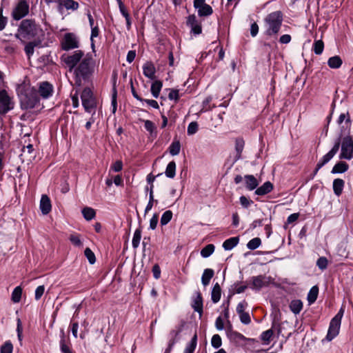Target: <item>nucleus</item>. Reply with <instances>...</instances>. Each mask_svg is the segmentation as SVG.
I'll return each instance as SVG.
<instances>
[{"label": "nucleus", "instance_id": "nucleus-63", "mask_svg": "<svg viewBox=\"0 0 353 353\" xmlns=\"http://www.w3.org/2000/svg\"><path fill=\"white\" fill-rule=\"evenodd\" d=\"M135 57H136V52L134 50H130L127 54V57H126L127 61L129 63H132L134 60Z\"/></svg>", "mask_w": 353, "mask_h": 353}, {"label": "nucleus", "instance_id": "nucleus-49", "mask_svg": "<svg viewBox=\"0 0 353 353\" xmlns=\"http://www.w3.org/2000/svg\"><path fill=\"white\" fill-rule=\"evenodd\" d=\"M327 264H328V261L324 256L320 257L316 261V265L321 270H325L327 267Z\"/></svg>", "mask_w": 353, "mask_h": 353}, {"label": "nucleus", "instance_id": "nucleus-53", "mask_svg": "<svg viewBox=\"0 0 353 353\" xmlns=\"http://www.w3.org/2000/svg\"><path fill=\"white\" fill-rule=\"evenodd\" d=\"M239 201L241 205L245 208H249L253 203V201L252 200L248 199L245 196H240Z\"/></svg>", "mask_w": 353, "mask_h": 353}, {"label": "nucleus", "instance_id": "nucleus-2", "mask_svg": "<svg viewBox=\"0 0 353 353\" xmlns=\"http://www.w3.org/2000/svg\"><path fill=\"white\" fill-rule=\"evenodd\" d=\"M18 93L22 109H32L39 103L37 91L34 88H26V85H20L18 88Z\"/></svg>", "mask_w": 353, "mask_h": 353}, {"label": "nucleus", "instance_id": "nucleus-59", "mask_svg": "<svg viewBox=\"0 0 353 353\" xmlns=\"http://www.w3.org/2000/svg\"><path fill=\"white\" fill-rule=\"evenodd\" d=\"M247 305L248 304L245 301L239 303L236 306V312L239 314L245 312L244 310H245V308L247 306Z\"/></svg>", "mask_w": 353, "mask_h": 353}, {"label": "nucleus", "instance_id": "nucleus-52", "mask_svg": "<svg viewBox=\"0 0 353 353\" xmlns=\"http://www.w3.org/2000/svg\"><path fill=\"white\" fill-rule=\"evenodd\" d=\"M69 239L74 246L81 247L82 245V243L79 235L71 234Z\"/></svg>", "mask_w": 353, "mask_h": 353}, {"label": "nucleus", "instance_id": "nucleus-30", "mask_svg": "<svg viewBox=\"0 0 353 353\" xmlns=\"http://www.w3.org/2000/svg\"><path fill=\"white\" fill-rule=\"evenodd\" d=\"M290 308L294 314H299L303 309V303L299 299L293 300L290 303Z\"/></svg>", "mask_w": 353, "mask_h": 353}, {"label": "nucleus", "instance_id": "nucleus-50", "mask_svg": "<svg viewBox=\"0 0 353 353\" xmlns=\"http://www.w3.org/2000/svg\"><path fill=\"white\" fill-rule=\"evenodd\" d=\"M345 119H346L345 124L347 125V128L350 127L351 125V121H350V118L348 112H347V114H345V113L341 114L338 119L337 122L339 124H341Z\"/></svg>", "mask_w": 353, "mask_h": 353}, {"label": "nucleus", "instance_id": "nucleus-27", "mask_svg": "<svg viewBox=\"0 0 353 353\" xmlns=\"http://www.w3.org/2000/svg\"><path fill=\"white\" fill-rule=\"evenodd\" d=\"M343 63V61L339 56H334L329 58L327 64L332 69L339 68Z\"/></svg>", "mask_w": 353, "mask_h": 353}, {"label": "nucleus", "instance_id": "nucleus-34", "mask_svg": "<svg viewBox=\"0 0 353 353\" xmlns=\"http://www.w3.org/2000/svg\"><path fill=\"white\" fill-rule=\"evenodd\" d=\"M197 344L196 334L194 335L190 342L187 345L183 353H194Z\"/></svg>", "mask_w": 353, "mask_h": 353}, {"label": "nucleus", "instance_id": "nucleus-5", "mask_svg": "<svg viewBox=\"0 0 353 353\" xmlns=\"http://www.w3.org/2000/svg\"><path fill=\"white\" fill-rule=\"evenodd\" d=\"M340 140L341 144V150L339 154L340 159L350 160L353 158V137L348 134L341 139H338L336 142Z\"/></svg>", "mask_w": 353, "mask_h": 353}, {"label": "nucleus", "instance_id": "nucleus-21", "mask_svg": "<svg viewBox=\"0 0 353 353\" xmlns=\"http://www.w3.org/2000/svg\"><path fill=\"white\" fill-rule=\"evenodd\" d=\"M345 185V181L341 179H336L333 181V191L334 194L339 196L343 192Z\"/></svg>", "mask_w": 353, "mask_h": 353}, {"label": "nucleus", "instance_id": "nucleus-58", "mask_svg": "<svg viewBox=\"0 0 353 353\" xmlns=\"http://www.w3.org/2000/svg\"><path fill=\"white\" fill-rule=\"evenodd\" d=\"M34 45L33 44V43H28L26 46H25V52L26 53V54L30 57L31 55L33 54L34 53Z\"/></svg>", "mask_w": 353, "mask_h": 353}, {"label": "nucleus", "instance_id": "nucleus-36", "mask_svg": "<svg viewBox=\"0 0 353 353\" xmlns=\"http://www.w3.org/2000/svg\"><path fill=\"white\" fill-rule=\"evenodd\" d=\"M319 288L317 286H313L307 294V301L310 304L313 303L317 299Z\"/></svg>", "mask_w": 353, "mask_h": 353}, {"label": "nucleus", "instance_id": "nucleus-18", "mask_svg": "<svg viewBox=\"0 0 353 353\" xmlns=\"http://www.w3.org/2000/svg\"><path fill=\"white\" fill-rule=\"evenodd\" d=\"M245 188L248 190H253L256 188L259 185L257 179L254 177V176L251 174H247L244 176Z\"/></svg>", "mask_w": 353, "mask_h": 353}, {"label": "nucleus", "instance_id": "nucleus-6", "mask_svg": "<svg viewBox=\"0 0 353 353\" xmlns=\"http://www.w3.org/2000/svg\"><path fill=\"white\" fill-rule=\"evenodd\" d=\"M343 314L344 308L341 307L338 313L332 319L326 336V339L327 341H332L339 334Z\"/></svg>", "mask_w": 353, "mask_h": 353}, {"label": "nucleus", "instance_id": "nucleus-3", "mask_svg": "<svg viewBox=\"0 0 353 353\" xmlns=\"http://www.w3.org/2000/svg\"><path fill=\"white\" fill-rule=\"evenodd\" d=\"M39 31V27L32 19L23 20L18 28L16 37L19 39H30L36 37Z\"/></svg>", "mask_w": 353, "mask_h": 353}, {"label": "nucleus", "instance_id": "nucleus-42", "mask_svg": "<svg viewBox=\"0 0 353 353\" xmlns=\"http://www.w3.org/2000/svg\"><path fill=\"white\" fill-rule=\"evenodd\" d=\"M22 289L21 287H16L12 293V300L14 303H19L21 300Z\"/></svg>", "mask_w": 353, "mask_h": 353}, {"label": "nucleus", "instance_id": "nucleus-61", "mask_svg": "<svg viewBox=\"0 0 353 353\" xmlns=\"http://www.w3.org/2000/svg\"><path fill=\"white\" fill-rule=\"evenodd\" d=\"M153 276L156 279H158L161 276V269L159 266L156 264L152 268Z\"/></svg>", "mask_w": 353, "mask_h": 353}, {"label": "nucleus", "instance_id": "nucleus-19", "mask_svg": "<svg viewBox=\"0 0 353 353\" xmlns=\"http://www.w3.org/2000/svg\"><path fill=\"white\" fill-rule=\"evenodd\" d=\"M273 184L271 182L266 181L261 186L256 189L255 194L259 196L267 194L273 190Z\"/></svg>", "mask_w": 353, "mask_h": 353}, {"label": "nucleus", "instance_id": "nucleus-35", "mask_svg": "<svg viewBox=\"0 0 353 353\" xmlns=\"http://www.w3.org/2000/svg\"><path fill=\"white\" fill-rule=\"evenodd\" d=\"M82 214L85 219L90 221L95 217L96 212L94 210L90 207H85L82 210Z\"/></svg>", "mask_w": 353, "mask_h": 353}, {"label": "nucleus", "instance_id": "nucleus-64", "mask_svg": "<svg viewBox=\"0 0 353 353\" xmlns=\"http://www.w3.org/2000/svg\"><path fill=\"white\" fill-rule=\"evenodd\" d=\"M259 32V26L256 23H253L250 28V34L252 37H255Z\"/></svg>", "mask_w": 353, "mask_h": 353}, {"label": "nucleus", "instance_id": "nucleus-1", "mask_svg": "<svg viewBox=\"0 0 353 353\" xmlns=\"http://www.w3.org/2000/svg\"><path fill=\"white\" fill-rule=\"evenodd\" d=\"M62 59L70 71L74 70L75 83L80 86L83 81H89L95 70L96 61L92 54L81 50H75L70 54L62 56Z\"/></svg>", "mask_w": 353, "mask_h": 353}, {"label": "nucleus", "instance_id": "nucleus-41", "mask_svg": "<svg viewBox=\"0 0 353 353\" xmlns=\"http://www.w3.org/2000/svg\"><path fill=\"white\" fill-rule=\"evenodd\" d=\"M141 239V230L137 229L134 233L132 244L134 248H137L139 245L140 241Z\"/></svg>", "mask_w": 353, "mask_h": 353}, {"label": "nucleus", "instance_id": "nucleus-4", "mask_svg": "<svg viewBox=\"0 0 353 353\" xmlns=\"http://www.w3.org/2000/svg\"><path fill=\"white\" fill-rule=\"evenodd\" d=\"M265 33L271 36L276 34L281 27L283 14L281 11H275L270 13L264 19Z\"/></svg>", "mask_w": 353, "mask_h": 353}, {"label": "nucleus", "instance_id": "nucleus-20", "mask_svg": "<svg viewBox=\"0 0 353 353\" xmlns=\"http://www.w3.org/2000/svg\"><path fill=\"white\" fill-rule=\"evenodd\" d=\"M226 332H227L228 337L231 340L240 341H244L246 339L245 337L241 333H239L236 331H233L232 330L231 325H230V326L227 328Z\"/></svg>", "mask_w": 353, "mask_h": 353}, {"label": "nucleus", "instance_id": "nucleus-62", "mask_svg": "<svg viewBox=\"0 0 353 353\" xmlns=\"http://www.w3.org/2000/svg\"><path fill=\"white\" fill-rule=\"evenodd\" d=\"M197 20L195 15H190L187 20V24L190 26V27L194 26V24H197Z\"/></svg>", "mask_w": 353, "mask_h": 353}, {"label": "nucleus", "instance_id": "nucleus-8", "mask_svg": "<svg viewBox=\"0 0 353 353\" xmlns=\"http://www.w3.org/2000/svg\"><path fill=\"white\" fill-rule=\"evenodd\" d=\"M29 3L26 0H20L12 8L11 16L13 19L19 21L29 13Z\"/></svg>", "mask_w": 353, "mask_h": 353}, {"label": "nucleus", "instance_id": "nucleus-40", "mask_svg": "<svg viewBox=\"0 0 353 353\" xmlns=\"http://www.w3.org/2000/svg\"><path fill=\"white\" fill-rule=\"evenodd\" d=\"M214 245L213 244H208L205 246L201 251V255L203 258L210 256L214 251Z\"/></svg>", "mask_w": 353, "mask_h": 353}, {"label": "nucleus", "instance_id": "nucleus-16", "mask_svg": "<svg viewBox=\"0 0 353 353\" xmlns=\"http://www.w3.org/2000/svg\"><path fill=\"white\" fill-rule=\"evenodd\" d=\"M192 307L194 308L195 312H197L200 316L202 315L203 313V299L201 294L199 292H196V295L194 297Z\"/></svg>", "mask_w": 353, "mask_h": 353}, {"label": "nucleus", "instance_id": "nucleus-32", "mask_svg": "<svg viewBox=\"0 0 353 353\" xmlns=\"http://www.w3.org/2000/svg\"><path fill=\"white\" fill-rule=\"evenodd\" d=\"M163 83L161 81H155L152 83L151 85V92L154 98H158Z\"/></svg>", "mask_w": 353, "mask_h": 353}, {"label": "nucleus", "instance_id": "nucleus-10", "mask_svg": "<svg viewBox=\"0 0 353 353\" xmlns=\"http://www.w3.org/2000/svg\"><path fill=\"white\" fill-rule=\"evenodd\" d=\"M339 147L340 140H338L336 142H335L333 148L319 161L314 172V174H316L319 169H321L324 165L328 163L334 157V156L338 152Z\"/></svg>", "mask_w": 353, "mask_h": 353}, {"label": "nucleus", "instance_id": "nucleus-37", "mask_svg": "<svg viewBox=\"0 0 353 353\" xmlns=\"http://www.w3.org/2000/svg\"><path fill=\"white\" fill-rule=\"evenodd\" d=\"M274 334V332L272 329H269L261 334V340L263 344L268 345L272 339Z\"/></svg>", "mask_w": 353, "mask_h": 353}, {"label": "nucleus", "instance_id": "nucleus-55", "mask_svg": "<svg viewBox=\"0 0 353 353\" xmlns=\"http://www.w3.org/2000/svg\"><path fill=\"white\" fill-rule=\"evenodd\" d=\"M168 99L170 100L178 101L179 99V94L178 90L170 89L168 94Z\"/></svg>", "mask_w": 353, "mask_h": 353}, {"label": "nucleus", "instance_id": "nucleus-29", "mask_svg": "<svg viewBox=\"0 0 353 353\" xmlns=\"http://www.w3.org/2000/svg\"><path fill=\"white\" fill-rule=\"evenodd\" d=\"M153 188H154V185L152 184L149 188V192H150V194H149V201L146 205V208L145 209V214H147L149 211H150L154 205V203H158V201L157 200H154V194H153Z\"/></svg>", "mask_w": 353, "mask_h": 353}, {"label": "nucleus", "instance_id": "nucleus-57", "mask_svg": "<svg viewBox=\"0 0 353 353\" xmlns=\"http://www.w3.org/2000/svg\"><path fill=\"white\" fill-rule=\"evenodd\" d=\"M45 288L43 285H39L35 290V299L39 300L44 293Z\"/></svg>", "mask_w": 353, "mask_h": 353}, {"label": "nucleus", "instance_id": "nucleus-26", "mask_svg": "<svg viewBox=\"0 0 353 353\" xmlns=\"http://www.w3.org/2000/svg\"><path fill=\"white\" fill-rule=\"evenodd\" d=\"M145 130L150 133L152 137H157V131L154 123L150 120H143Z\"/></svg>", "mask_w": 353, "mask_h": 353}, {"label": "nucleus", "instance_id": "nucleus-14", "mask_svg": "<svg viewBox=\"0 0 353 353\" xmlns=\"http://www.w3.org/2000/svg\"><path fill=\"white\" fill-rule=\"evenodd\" d=\"M52 92L53 87L50 83L47 81L40 83L37 93H39L42 98H49L52 95Z\"/></svg>", "mask_w": 353, "mask_h": 353}, {"label": "nucleus", "instance_id": "nucleus-51", "mask_svg": "<svg viewBox=\"0 0 353 353\" xmlns=\"http://www.w3.org/2000/svg\"><path fill=\"white\" fill-rule=\"evenodd\" d=\"M13 350L12 344L10 341H6L1 347V353H12Z\"/></svg>", "mask_w": 353, "mask_h": 353}, {"label": "nucleus", "instance_id": "nucleus-24", "mask_svg": "<svg viewBox=\"0 0 353 353\" xmlns=\"http://www.w3.org/2000/svg\"><path fill=\"white\" fill-rule=\"evenodd\" d=\"M239 239L238 236L231 237L226 239L223 243V248L225 250H231L239 243Z\"/></svg>", "mask_w": 353, "mask_h": 353}, {"label": "nucleus", "instance_id": "nucleus-31", "mask_svg": "<svg viewBox=\"0 0 353 353\" xmlns=\"http://www.w3.org/2000/svg\"><path fill=\"white\" fill-rule=\"evenodd\" d=\"M165 174L167 177L173 179L176 174V163L174 161H170L165 169Z\"/></svg>", "mask_w": 353, "mask_h": 353}, {"label": "nucleus", "instance_id": "nucleus-28", "mask_svg": "<svg viewBox=\"0 0 353 353\" xmlns=\"http://www.w3.org/2000/svg\"><path fill=\"white\" fill-rule=\"evenodd\" d=\"M221 296V289L218 283H216L212 290L211 298L214 303H217L220 301Z\"/></svg>", "mask_w": 353, "mask_h": 353}, {"label": "nucleus", "instance_id": "nucleus-48", "mask_svg": "<svg viewBox=\"0 0 353 353\" xmlns=\"http://www.w3.org/2000/svg\"><path fill=\"white\" fill-rule=\"evenodd\" d=\"M85 256L87 257L90 264H94L96 261V258L94 252L88 248H85L84 251Z\"/></svg>", "mask_w": 353, "mask_h": 353}, {"label": "nucleus", "instance_id": "nucleus-33", "mask_svg": "<svg viewBox=\"0 0 353 353\" xmlns=\"http://www.w3.org/2000/svg\"><path fill=\"white\" fill-rule=\"evenodd\" d=\"M181 150V143L179 140H174L169 147V152L171 155H178Z\"/></svg>", "mask_w": 353, "mask_h": 353}, {"label": "nucleus", "instance_id": "nucleus-38", "mask_svg": "<svg viewBox=\"0 0 353 353\" xmlns=\"http://www.w3.org/2000/svg\"><path fill=\"white\" fill-rule=\"evenodd\" d=\"M60 348L62 353H72L70 347L66 343L63 332H62V335L60 340Z\"/></svg>", "mask_w": 353, "mask_h": 353}, {"label": "nucleus", "instance_id": "nucleus-9", "mask_svg": "<svg viewBox=\"0 0 353 353\" xmlns=\"http://www.w3.org/2000/svg\"><path fill=\"white\" fill-rule=\"evenodd\" d=\"M14 108V103L4 90L0 91V114H5Z\"/></svg>", "mask_w": 353, "mask_h": 353}, {"label": "nucleus", "instance_id": "nucleus-11", "mask_svg": "<svg viewBox=\"0 0 353 353\" xmlns=\"http://www.w3.org/2000/svg\"><path fill=\"white\" fill-rule=\"evenodd\" d=\"M61 47L64 50H69L79 47V39L73 33H66L61 41Z\"/></svg>", "mask_w": 353, "mask_h": 353}, {"label": "nucleus", "instance_id": "nucleus-22", "mask_svg": "<svg viewBox=\"0 0 353 353\" xmlns=\"http://www.w3.org/2000/svg\"><path fill=\"white\" fill-rule=\"evenodd\" d=\"M59 6H64L67 10H76L79 8V3L74 0H59Z\"/></svg>", "mask_w": 353, "mask_h": 353}, {"label": "nucleus", "instance_id": "nucleus-56", "mask_svg": "<svg viewBox=\"0 0 353 353\" xmlns=\"http://www.w3.org/2000/svg\"><path fill=\"white\" fill-rule=\"evenodd\" d=\"M158 221H159L158 214H154L150 221V228L151 230H154L157 228Z\"/></svg>", "mask_w": 353, "mask_h": 353}, {"label": "nucleus", "instance_id": "nucleus-23", "mask_svg": "<svg viewBox=\"0 0 353 353\" xmlns=\"http://www.w3.org/2000/svg\"><path fill=\"white\" fill-rule=\"evenodd\" d=\"M214 272L212 269L208 268L203 271V273L201 276V282L204 286H207L208 285H209L211 279L214 276Z\"/></svg>", "mask_w": 353, "mask_h": 353}, {"label": "nucleus", "instance_id": "nucleus-54", "mask_svg": "<svg viewBox=\"0 0 353 353\" xmlns=\"http://www.w3.org/2000/svg\"><path fill=\"white\" fill-rule=\"evenodd\" d=\"M239 315L240 321L242 323L248 325L251 322V319L249 313L244 312L241 313Z\"/></svg>", "mask_w": 353, "mask_h": 353}, {"label": "nucleus", "instance_id": "nucleus-45", "mask_svg": "<svg viewBox=\"0 0 353 353\" xmlns=\"http://www.w3.org/2000/svg\"><path fill=\"white\" fill-rule=\"evenodd\" d=\"M261 244V241L259 238L256 237L251 239L247 244V247L248 249L251 250H254L258 248Z\"/></svg>", "mask_w": 353, "mask_h": 353}, {"label": "nucleus", "instance_id": "nucleus-25", "mask_svg": "<svg viewBox=\"0 0 353 353\" xmlns=\"http://www.w3.org/2000/svg\"><path fill=\"white\" fill-rule=\"evenodd\" d=\"M348 168L349 165H347V163H346L344 161H339V163L334 165V166L332 168L331 172L332 174L344 173L348 170Z\"/></svg>", "mask_w": 353, "mask_h": 353}, {"label": "nucleus", "instance_id": "nucleus-47", "mask_svg": "<svg viewBox=\"0 0 353 353\" xmlns=\"http://www.w3.org/2000/svg\"><path fill=\"white\" fill-rule=\"evenodd\" d=\"M212 346L214 348H219L222 345L221 338L219 334H214L211 340Z\"/></svg>", "mask_w": 353, "mask_h": 353}, {"label": "nucleus", "instance_id": "nucleus-13", "mask_svg": "<svg viewBox=\"0 0 353 353\" xmlns=\"http://www.w3.org/2000/svg\"><path fill=\"white\" fill-rule=\"evenodd\" d=\"M269 284V278L263 275L252 276L250 288L252 290H259L262 288L268 286Z\"/></svg>", "mask_w": 353, "mask_h": 353}, {"label": "nucleus", "instance_id": "nucleus-46", "mask_svg": "<svg viewBox=\"0 0 353 353\" xmlns=\"http://www.w3.org/2000/svg\"><path fill=\"white\" fill-rule=\"evenodd\" d=\"M198 123L196 121H192L188 126L187 133L188 135H193L198 131Z\"/></svg>", "mask_w": 353, "mask_h": 353}, {"label": "nucleus", "instance_id": "nucleus-44", "mask_svg": "<svg viewBox=\"0 0 353 353\" xmlns=\"http://www.w3.org/2000/svg\"><path fill=\"white\" fill-rule=\"evenodd\" d=\"M324 49V43L322 40L315 41L313 44V50L316 54H321Z\"/></svg>", "mask_w": 353, "mask_h": 353}, {"label": "nucleus", "instance_id": "nucleus-17", "mask_svg": "<svg viewBox=\"0 0 353 353\" xmlns=\"http://www.w3.org/2000/svg\"><path fill=\"white\" fill-rule=\"evenodd\" d=\"M143 74L150 79H154L155 78V68L152 62H146L143 66Z\"/></svg>", "mask_w": 353, "mask_h": 353}, {"label": "nucleus", "instance_id": "nucleus-43", "mask_svg": "<svg viewBox=\"0 0 353 353\" xmlns=\"http://www.w3.org/2000/svg\"><path fill=\"white\" fill-rule=\"evenodd\" d=\"M172 218V212L171 210L165 211L161 216V225H167Z\"/></svg>", "mask_w": 353, "mask_h": 353}, {"label": "nucleus", "instance_id": "nucleus-12", "mask_svg": "<svg viewBox=\"0 0 353 353\" xmlns=\"http://www.w3.org/2000/svg\"><path fill=\"white\" fill-rule=\"evenodd\" d=\"M194 7L199 17H208L213 12L212 8L205 3V0H194Z\"/></svg>", "mask_w": 353, "mask_h": 353}, {"label": "nucleus", "instance_id": "nucleus-7", "mask_svg": "<svg viewBox=\"0 0 353 353\" xmlns=\"http://www.w3.org/2000/svg\"><path fill=\"white\" fill-rule=\"evenodd\" d=\"M81 99L85 110L88 112H94L97 102L90 88H85L83 89L81 94Z\"/></svg>", "mask_w": 353, "mask_h": 353}, {"label": "nucleus", "instance_id": "nucleus-15", "mask_svg": "<svg viewBox=\"0 0 353 353\" xmlns=\"http://www.w3.org/2000/svg\"><path fill=\"white\" fill-rule=\"evenodd\" d=\"M52 205L49 197L43 194L40 201V210L43 214H48L51 211Z\"/></svg>", "mask_w": 353, "mask_h": 353}, {"label": "nucleus", "instance_id": "nucleus-39", "mask_svg": "<svg viewBox=\"0 0 353 353\" xmlns=\"http://www.w3.org/2000/svg\"><path fill=\"white\" fill-rule=\"evenodd\" d=\"M244 141L242 139H236L235 141V150L236 151V157L237 159H240L241 152L244 148Z\"/></svg>", "mask_w": 353, "mask_h": 353}, {"label": "nucleus", "instance_id": "nucleus-60", "mask_svg": "<svg viewBox=\"0 0 353 353\" xmlns=\"http://www.w3.org/2000/svg\"><path fill=\"white\" fill-rule=\"evenodd\" d=\"M7 24V18L2 14V10H0V31L3 30Z\"/></svg>", "mask_w": 353, "mask_h": 353}]
</instances>
